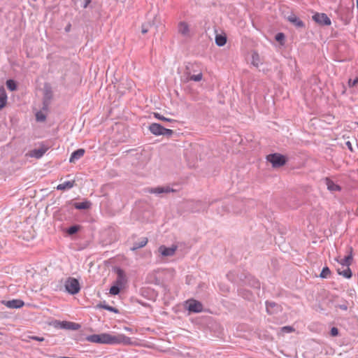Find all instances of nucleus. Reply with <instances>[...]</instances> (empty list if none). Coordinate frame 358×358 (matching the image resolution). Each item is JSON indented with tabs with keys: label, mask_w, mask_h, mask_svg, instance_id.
Returning <instances> with one entry per match:
<instances>
[{
	"label": "nucleus",
	"mask_w": 358,
	"mask_h": 358,
	"mask_svg": "<svg viewBox=\"0 0 358 358\" xmlns=\"http://www.w3.org/2000/svg\"><path fill=\"white\" fill-rule=\"evenodd\" d=\"M80 324L78 323L73 322H68V327L67 329L69 330H78L80 328Z\"/></svg>",
	"instance_id": "2f4dec72"
},
{
	"label": "nucleus",
	"mask_w": 358,
	"mask_h": 358,
	"mask_svg": "<svg viewBox=\"0 0 358 358\" xmlns=\"http://www.w3.org/2000/svg\"><path fill=\"white\" fill-rule=\"evenodd\" d=\"M336 307L339 308L341 310H348V304L347 302H345L343 304H338L336 306Z\"/></svg>",
	"instance_id": "c03bdc74"
},
{
	"label": "nucleus",
	"mask_w": 358,
	"mask_h": 358,
	"mask_svg": "<svg viewBox=\"0 0 358 358\" xmlns=\"http://www.w3.org/2000/svg\"><path fill=\"white\" fill-rule=\"evenodd\" d=\"M227 43V37L225 35L217 34L215 36V43L217 45L222 47Z\"/></svg>",
	"instance_id": "b1692460"
},
{
	"label": "nucleus",
	"mask_w": 358,
	"mask_h": 358,
	"mask_svg": "<svg viewBox=\"0 0 358 358\" xmlns=\"http://www.w3.org/2000/svg\"><path fill=\"white\" fill-rule=\"evenodd\" d=\"M190 66H193V65L191 64H189L186 66L187 74L189 75V79L190 80H193V81H195V82H199V81L201 80L203 75H202V73H201V72H199L196 75H192V76L189 75L190 74V72H189Z\"/></svg>",
	"instance_id": "4be33fe9"
},
{
	"label": "nucleus",
	"mask_w": 358,
	"mask_h": 358,
	"mask_svg": "<svg viewBox=\"0 0 358 358\" xmlns=\"http://www.w3.org/2000/svg\"><path fill=\"white\" fill-rule=\"evenodd\" d=\"M154 116L157 119L162 120V121L169 122H176V120H175L173 119H170V118L165 117H164L163 115H162L161 114H159L158 113H154Z\"/></svg>",
	"instance_id": "7c9ffc66"
},
{
	"label": "nucleus",
	"mask_w": 358,
	"mask_h": 358,
	"mask_svg": "<svg viewBox=\"0 0 358 358\" xmlns=\"http://www.w3.org/2000/svg\"><path fill=\"white\" fill-rule=\"evenodd\" d=\"M148 241V240L146 237H143L140 239L138 242L134 243L133 246L131 248V250L132 251H135L138 249L142 248L146 245Z\"/></svg>",
	"instance_id": "412c9836"
},
{
	"label": "nucleus",
	"mask_w": 358,
	"mask_h": 358,
	"mask_svg": "<svg viewBox=\"0 0 358 358\" xmlns=\"http://www.w3.org/2000/svg\"><path fill=\"white\" fill-rule=\"evenodd\" d=\"M6 86H7V88L11 92L16 90V89H17L16 83L13 80H11V79L8 80L6 81Z\"/></svg>",
	"instance_id": "c85d7f7f"
},
{
	"label": "nucleus",
	"mask_w": 358,
	"mask_h": 358,
	"mask_svg": "<svg viewBox=\"0 0 358 358\" xmlns=\"http://www.w3.org/2000/svg\"><path fill=\"white\" fill-rule=\"evenodd\" d=\"M187 309L191 313H201L203 310V305L201 302L192 299L187 302Z\"/></svg>",
	"instance_id": "423d86ee"
},
{
	"label": "nucleus",
	"mask_w": 358,
	"mask_h": 358,
	"mask_svg": "<svg viewBox=\"0 0 358 358\" xmlns=\"http://www.w3.org/2000/svg\"><path fill=\"white\" fill-rule=\"evenodd\" d=\"M238 294L241 296L243 298L251 300L252 298V294L250 291L245 289H238Z\"/></svg>",
	"instance_id": "393cba45"
},
{
	"label": "nucleus",
	"mask_w": 358,
	"mask_h": 358,
	"mask_svg": "<svg viewBox=\"0 0 358 358\" xmlns=\"http://www.w3.org/2000/svg\"><path fill=\"white\" fill-rule=\"evenodd\" d=\"M85 339L91 343L108 345H116L121 343L130 345L131 343V338L124 334L113 336L110 334L103 333L100 334L87 336Z\"/></svg>",
	"instance_id": "f257e3e1"
},
{
	"label": "nucleus",
	"mask_w": 358,
	"mask_h": 358,
	"mask_svg": "<svg viewBox=\"0 0 358 358\" xmlns=\"http://www.w3.org/2000/svg\"><path fill=\"white\" fill-rule=\"evenodd\" d=\"M281 331L288 334L294 331V329L291 326H285L281 328Z\"/></svg>",
	"instance_id": "58836bf2"
},
{
	"label": "nucleus",
	"mask_w": 358,
	"mask_h": 358,
	"mask_svg": "<svg viewBox=\"0 0 358 358\" xmlns=\"http://www.w3.org/2000/svg\"><path fill=\"white\" fill-rule=\"evenodd\" d=\"M266 160L272 164L273 168H279L287 163V158L280 153H273L266 156Z\"/></svg>",
	"instance_id": "f03ea898"
},
{
	"label": "nucleus",
	"mask_w": 358,
	"mask_h": 358,
	"mask_svg": "<svg viewBox=\"0 0 358 358\" xmlns=\"http://www.w3.org/2000/svg\"><path fill=\"white\" fill-rule=\"evenodd\" d=\"M162 132H163V134H162V135L166 136H171L174 133V131L173 130L166 129L164 127H163Z\"/></svg>",
	"instance_id": "4c0bfd02"
},
{
	"label": "nucleus",
	"mask_w": 358,
	"mask_h": 358,
	"mask_svg": "<svg viewBox=\"0 0 358 358\" xmlns=\"http://www.w3.org/2000/svg\"><path fill=\"white\" fill-rule=\"evenodd\" d=\"M152 24L150 22L143 24L142 27H141L142 34H146L149 31V29H150V27H152Z\"/></svg>",
	"instance_id": "c9c22d12"
},
{
	"label": "nucleus",
	"mask_w": 358,
	"mask_h": 358,
	"mask_svg": "<svg viewBox=\"0 0 358 358\" xmlns=\"http://www.w3.org/2000/svg\"><path fill=\"white\" fill-rule=\"evenodd\" d=\"M52 99V87L49 84L45 83L44 85V87H43V108L48 106Z\"/></svg>",
	"instance_id": "39448f33"
},
{
	"label": "nucleus",
	"mask_w": 358,
	"mask_h": 358,
	"mask_svg": "<svg viewBox=\"0 0 358 358\" xmlns=\"http://www.w3.org/2000/svg\"><path fill=\"white\" fill-rule=\"evenodd\" d=\"M312 18L320 25L328 26L331 23L330 18L325 13H316L313 15Z\"/></svg>",
	"instance_id": "20e7f679"
},
{
	"label": "nucleus",
	"mask_w": 358,
	"mask_h": 358,
	"mask_svg": "<svg viewBox=\"0 0 358 358\" xmlns=\"http://www.w3.org/2000/svg\"><path fill=\"white\" fill-rule=\"evenodd\" d=\"M189 31L188 24L185 22H180L178 24V32L183 36H187Z\"/></svg>",
	"instance_id": "5701e85b"
},
{
	"label": "nucleus",
	"mask_w": 358,
	"mask_h": 358,
	"mask_svg": "<svg viewBox=\"0 0 358 358\" xmlns=\"http://www.w3.org/2000/svg\"><path fill=\"white\" fill-rule=\"evenodd\" d=\"M346 145L348 146L349 150L352 151V144H351V143L350 141L346 142Z\"/></svg>",
	"instance_id": "8fccbe9b"
},
{
	"label": "nucleus",
	"mask_w": 358,
	"mask_h": 358,
	"mask_svg": "<svg viewBox=\"0 0 358 358\" xmlns=\"http://www.w3.org/2000/svg\"><path fill=\"white\" fill-rule=\"evenodd\" d=\"M357 124H358V122H357Z\"/></svg>",
	"instance_id": "6e6d98bb"
},
{
	"label": "nucleus",
	"mask_w": 358,
	"mask_h": 358,
	"mask_svg": "<svg viewBox=\"0 0 358 358\" xmlns=\"http://www.w3.org/2000/svg\"><path fill=\"white\" fill-rule=\"evenodd\" d=\"M30 339L37 341H43L44 338L43 337H39L36 336H33L29 337Z\"/></svg>",
	"instance_id": "a18cd8bd"
},
{
	"label": "nucleus",
	"mask_w": 358,
	"mask_h": 358,
	"mask_svg": "<svg viewBox=\"0 0 358 358\" xmlns=\"http://www.w3.org/2000/svg\"><path fill=\"white\" fill-rule=\"evenodd\" d=\"M108 306V304L106 303V301L100 302L99 304H97L96 307L99 308L104 309V307Z\"/></svg>",
	"instance_id": "49530a36"
},
{
	"label": "nucleus",
	"mask_w": 358,
	"mask_h": 358,
	"mask_svg": "<svg viewBox=\"0 0 358 358\" xmlns=\"http://www.w3.org/2000/svg\"><path fill=\"white\" fill-rule=\"evenodd\" d=\"M80 225H78V224H73V225L69 227L66 229V232H67V234L69 235L72 236V235H74L76 233H78V231L80 230Z\"/></svg>",
	"instance_id": "bb28decb"
},
{
	"label": "nucleus",
	"mask_w": 358,
	"mask_h": 358,
	"mask_svg": "<svg viewBox=\"0 0 358 358\" xmlns=\"http://www.w3.org/2000/svg\"><path fill=\"white\" fill-rule=\"evenodd\" d=\"M61 321H59V320H55L53 322H52V324L53 326L55 327V328H58L59 329V323H60Z\"/></svg>",
	"instance_id": "09e8293b"
},
{
	"label": "nucleus",
	"mask_w": 358,
	"mask_h": 358,
	"mask_svg": "<svg viewBox=\"0 0 358 358\" xmlns=\"http://www.w3.org/2000/svg\"><path fill=\"white\" fill-rule=\"evenodd\" d=\"M176 249L177 247L175 245H172L169 248H167L165 245H161L158 250L163 257H171L175 254Z\"/></svg>",
	"instance_id": "1a4fd4ad"
},
{
	"label": "nucleus",
	"mask_w": 358,
	"mask_h": 358,
	"mask_svg": "<svg viewBox=\"0 0 358 358\" xmlns=\"http://www.w3.org/2000/svg\"><path fill=\"white\" fill-rule=\"evenodd\" d=\"M252 64L255 66H258V65H259V55L257 52H254L252 54Z\"/></svg>",
	"instance_id": "e433bc0d"
},
{
	"label": "nucleus",
	"mask_w": 358,
	"mask_h": 358,
	"mask_svg": "<svg viewBox=\"0 0 358 358\" xmlns=\"http://www.w3.org/2000/svg\"><path fill=\"white\" fill-rule=\"evenodd\" d=\"M339 334V331L336 327H332L330 330V334L332 336H337Z\"/></svg>",
	"instance_id": "a19ab883"
},
{
	"label": "nucleus",
	"mask_w": 358,
	"mask_h": 358,
	"mask_svg": "<svg viewBox=\"0 0 358 358\" xmlns=\"http://www.w3.org/2000/svg\"><path fill=\"white\" fill-rule=\"evenodd\" d=\"M59 329H67V327H68V322L67 321H63V322H60V323H59Z\"/></svg>",
	"instance_id": "37998d69"
},
{
	"label": "nucleus",
	"mask_w": 358,
	"mask_h": 358,
	"mask_svg": "<svg viewBox=\"0 0 358 358\" xmlns=\"http://www.w3.org/2000/svg\"><path fill=\"white\" fill-rule=\"evenodd\" d=\"M163 127H164L162 125H161L160 124L152 123L149 126V130L152 134H154L155 136H160V135H162V134H163V132H162Z\"/></svg>",
	"instance_id": "4468645a"
},
{
	"label": "nucleus",
	"mask_w": 358,
	"mask_h": 358,
	"mask_svg": "<svg viewBox=\"0 0 358 358\" xmlns=\"http://www.w3.org/2000/svg\"><path fill=\"white\" fill-rule=\"evenodd\" d=\"M148 192L150 194H163V193L173 192H175V190L173 188H171L170 187L166 186V187H157L150 188Z\"/></svg>",
	"instance_id": "9b49d317"
},
{
	"label": "nucleus",
	"mask_w": 358,
	"mask_h": 358,
	"mask_svg": "<svg viewBox=\"0 0 358 358\" xmlns=\"http://www.w3.org/2000/svg\"><path fill=\"white\" fill-rule=\"evenodd\" d=\"M85 154V150L83 148L78 149L72 152L71 157L69 159V162L71 163H74L76 161L80 159Z\"/></svg>",
	"instance_id": "2eb2a0df"
},
{
	"label": "nucleus",
	"mask_w": 358,
	"mask_h": 358,
	"mask_svg": "<svg viewBox=\"0 0 358 358\" xmlns=\"http://www.w3.org/2000/svg\"><path fill=\"white\" fill-rule=\"evenodd\" d=\"M36 120L38 122H44L46 120V115L41 111L36 113Z\"/></svg>",
	"instance_id": "72a5a7b5"
},
{
	"label": "nucleus",
	"mask_w": 358,
	"mask_h": 358,
	"mask_svg": "<svg viewBox=\"0 0 358 358\" xmlns=\"http://www.w3.org/2000/svg\"><path fill=\"white\" fill-rule=\"evenodd\" d=\"M1 303L3 305H5L7 308H11V309L20 308L24 305V301L20 299L2 301Z\"/></svg>",
	"instance_id": "0eeeda50"
},
{
	"label": "nucleus",
	"mask_w": 358,
	"mask_h": 358,
	"mask_svg": "<svg viewBox=\"0 0 358 358\" xmlns=\"http://www.w3.org/2000/svg\"><path fill=\"white\" fill-rule=\"evenodd\" d=\"M325 183L327 187V189L330 192H338L341 191V187L338 185L335 184L333 180L328 178H325Z\"/></svg>",
	"instance_id": "dca6fc26"
},
{
	"label": "nucleus",
	"mask_w": 358,
	"mask_h": 358,
	"mask_svg": "<svg viewBox=\"0 0 358 358\" xmlns=\"http://www.w3.org/2000/svg\"><path fill=\"white\" fill-rule=\"evenodd\" d=\"M358 83V78H356L355 80H352L351 79L348 81V85L350 87H353L356 86V85Z\"/></svg>",
	"instance_id": "79ce46f5"
},
{
	"label": "nucleus",
	"mask_w": 358,
	"mask_h": 358,
	"mask_svg": "<svg viewBox=\"0 0 358 358\" xmlns=\"http://www.w3.org/2000/svg\"><path fill=\"white\" fill-rule=\"evenodd\" d=\"M353 249L352 247H349L348 248V255H346L343 259L338 260L336 259L342 266L350 267L352 264L353 255H352Z\"/></svg>",
	"instance_id": "6e6552de"
},
{
	"label": "nucleus",
	"mask_w": 358,
	"mask_h": 358,
	"mask_svg": "<svg viewBox=\"0 0 358 358\" xmlns=\"http://www.w3.org/2000/svg\"><path fill=\"white\" fill-rule=\"evenodd\" d=\"M125 329H126L127 331H131V329H130V328H129V327H125Z\"/></svg>",
	"instance_id": "864d4df0"
},
{
	"label": "nucleus",
	"mask_w": 358,
	"mask_h": 358,
	"mask_svg": "<svg viewBox=\"0 0 358 358\" xmlns=\"http://www.w3.org/2000/svg\"><path fill=\"white\" fill-rule=\"evenodd\" d=\"M91 0H84V4H83V8H86L89 4L91 3Z\"/></svg>",
	"instance_id": "de8ad7c7"
},
{
	"label": "nucleus",
	"mask_w": 358,
	"mask_h": 358,
	"mask_svg": "<svg viewBox=\"0 0 358 358\" xmlns=\"http://www.w3.org/2000/svg\"><path fill=\"white\" fill-rule=\"evenodd\" d=\"M357 8L358 9V0H357Z\"/></svg>",
	"instance_id": "5fc2aeb1"
},
{
	"label": "nucleus",
	"mask_w": 358,
	"mask_h": 358,
	"mask_svg": "<svg viewBox=\"0 0 358 358\" xmlns=\"http://www.w3.org/2000/svg\"><path fill=\"white\" fill-rule=\"evenodd\" d=\"M331 274V271L328 266H325L322 268L320 277L321 278H327Z\"/></svg>",
	"instance_id": "c756f323"
},
{
	"label": "nucleus",
	"mask_w": 358,
	"mask_h": 358,
	"mask_svg": "<svg viewBox=\"0 0 358 358\" xmlns=\"http://www.w3.org/2000/svg\"><path fill=\"white\" fill-rule=\"evenodd\" d=\"M73 205L78 210H87L91 208L92 203L88 200H85L82 202L74 203Z\"/></svg>",
	"instance_id": "a211bd4d"
},
{
	"label": "nucleus",
	"mask_w": 358,
	"mask_h": 358,
	"mask_svg": "<svg viewBox=\"0 0 358 358\" xmlns=\"http://www.w3.org/2000/svg\"><path fill=\"white\" fill-rule=\"evenodd\" d=\"M287 20L296 28L302 29L305 27V23L294 14L289 15Z\"/></svg>",
	"instance_id": "f8f14e48"
},
{
	"label": "nucleus",
	"mask_w": 358,
	"mask_h": 358,
	"mask_svg": "<svg viewBox=\"0 0 358 358\" xmlns=\"http://www.w3.org/2000/svg\"><path fill=\"white\" fill-rule=\"evenodd\" d=\"M70 27L71 25H69L68 27H66V31H69L70 29Z\"/></svg>",
	"instance_id": "603ef678"
},
{
	"label": "nucleus",
	"mask_w": 358,
	"mask_h": 358,
	"mask_svg": "<svg viewBox=\"0 0 358 358\" xmlns=\"http://www.w3.org/2000/svg\"><path fill=\"white\" fill-rule=\"evenodd\" d=\"M104 310H107L110 312H113L115 313H119V310L117 308L110 306L109 305H108V306H106V307H104Z\"/></svg>",
	"instance_id": "ea45409f"
},
{
	"label": "nucleus",
	"mask_w": 358,
	"mask_h": 358,
	"mask_svg": "<svg viewBox=\"0 0 358 358\" xmlns=\"http://www.w3.org/2000/svg\"><path fill=\"white\" fill-rule=\"evenodd\" d=\"M247 283L252 287L259 289L260 282L252 275L245 276Z\"/></svg>",
	"instance_id": "6ab92c4d"
},
{
	"label": "nucleus",
	"mask_w": 358,
	"mask_h": 358,
	"mask_svg": "<svg viewBox=\"0 0 358 358\" xmlns=\"http://www.w3.org/2000/svg\"><path fill=\"white\" fill-rule=\"evenodd\" d=\"M48 148L44 145H42L41 148L38 149H34L31 150L27 154V155L31 157H34L36 159H40L43 156V155L46 152Z\"/></svg>",
	"instance_id": "9d476101"
},
{
	"label": "nucleus",
	"mask_w": 358,
	"mask_h": 358,
	"mask_svg": "<svg viewBox=\"0 0 358 358\" xmlns=\"http://www.w3.org/2000/svg\"><path fill=\"white\" fill-rule=\"evenodd\" d=\"M75 185H76V181L75 180L65 181L64 182L58 185L57 186V190H63L64 191V190H66V189H71Z\"/></svg>",
	"instance_id": "aec40b11"
},
{
	"label": "nucleus",
	"mask_w": 358,
	"mask_h": 358,
	"mask_svg": "<svg viewBox=\"0 0 358 358\" xmlns=\"http://www.w3.org/2000/svg\"><path fill=\"white\" fill-rule=\"evenodd\" d=\"M117 278L115 280V285L122 287L124 280H125V275L124 272L122 269L118 268L117 271Z\"/></svg>",
	"instance_id": "f3484780"
},
{
	"label": "nucleus",
	"mask_w": 358,
	"mask_h": 358,
	"mask_svg": "<svg viewBox=\"0 0 358 358\" xmlns=\"http://www.w3.org/2000/svg\"><path fill=\"white\" fill-rule=\"evenodd\" d=\"M120 290L121 287L114 284L110 289V294L117 295L120 292Z\"/></svg>",
	"instance_id": "473e14b6"
},
{
	"label": "nucleus",
	"mask_w": 358,
	"mask_h": 358,
	"mask_svg": "<svg viewBox=\"0 0 358 358\" xmlns=\"http://www.w3.org/2000/svg\"><path fill=\"white\" fill-rule=\"evenodd\" d=\"M0 102L6 104L7 94L3 87H0Z\"/></svg>",
	"instance_id": "cd10ccee"
},
{
	"label": "nucleus",
	"mask_w": 358,
	"mask_h": 358,
	"mask_svg": "<svg viewBox=\"0 0 358 358\" xmlns=\"http://www.w3.org/2000/svg\"><path fill=\"white\" fill-rule=\"evenodd\" d=\"M6 106L5 103L0 102V110Z\"/></svg>",
	"instance_id": "3c124183"
},
{
	"label": "nucleus",
	"mask_w": 358,
	"mask_h": 358,
	"mask_svg": "<svg viewBox=\"0 0 358 358\" xmlns=\"http://www.w3.org/2000/svg\"><path fill=\"white\" fill-rule=\"evenodd\" d=\"M279 306L275 302L269 301H266V312L269 315L277 313L279 310Z\"/></svg>",
	"instance_id": "ddd939ff"
},
{
	"label": "nucleus",
	"mask_w": 358,
	"mask_h": 358,
	"mask_svg": "<svg viewBox=\"0 0 358 358\" xmlns=\"http://www.w3.org/2000/svg\"><path fill=\"white\" fill-rule=\"evenodd\" d=\"M337 272L339 275H343L344 278H345L347 279H350L352 275V271L350 268V267H347L343 271H341V270L338 268L337 270Z\"/></svg>",
	"instance_id": "a878e982"
},
{
	"label": "nucleus",
	"mask_w": 358,
	"mask_h": 358,
	"mask_svg": "<svg viewBox=\"0 0 358 358\" xmlns=\"http://www.w3.org/2000/svg\"><path fill=\"white\" fill-rule=\"evenodd\" d=\"M64 286L66 292L73 295L78 294L80 290L79 281L75 278H68L65 281Z\"/></svg>",
	"instance_id": "7ed1b4c3"
},
{
	"label": "nucleus",
	"mask_w": 358,
	"mask_h": 358,
	"mask_svg": "<svg viewBox=\"0 0 358 358\" xmlns=\"http://www.w3.org/2000/svg\"><path fill=\"white\" fill-rule=\"evenodd\" d=\"M285 36L283 33L279 32L275 36V39L280 44H284Z\"/></svg>",
	"instance_id": "f704fd0d"
}]
</instances>
